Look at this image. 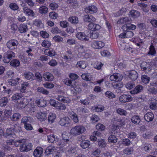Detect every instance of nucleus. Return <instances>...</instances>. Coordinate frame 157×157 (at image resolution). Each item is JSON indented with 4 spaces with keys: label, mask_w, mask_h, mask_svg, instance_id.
<instances>
[{
    "label": "nucleus",
    "mask_w": 157,
    "mask_h": 157,
    "mask_svg": "<svg viewBox=\"0 0 157 157\" xmlns=\"http://www.w3.org/2000/svg\"><path fill=\"white\" fill-rule=\"evenodd\" d=\"M86 129L83 125H77L73 127L70 130V134L73 136H77L84 133Z\"/></svg>",
    "instance_id": "obj_1"
},
{
    "label": "nucleus",
    "mask_w": 157,
    "mask_h": 157,
    "mask_svg": "<svg viewBox=\"0 0 157 157\" xmlns=\"http://www.w3.org/2000/svg\"><path fill=\"white\" fill-rule=\"evenodd\" d=\"M61 126L66 127L71 126V121L67 117H65L61 118L59 122Z\"/></svg>",
    "instance_id": "obj_2"
},
{
    "label": "nucleus",
    "mask_w": 157,
    "mask_h": 157,
    "mask_svg": "<svg viewBox=\"0 0 157 157\" xmlns=\"http://www.w3.org/2000/svg\"><path fill=\"white\" fill-rule=\"evenodd\" d=\"M18 44V42L17 40L12 39L8 41L6 45L10 49L13 50L17 48Z\"/></svg>",
    "instance_id": "obj_3"
},
{
    "label": "nucleus",
    "mask_w": 157,
    "mask_h": 157,
    "mask_svg": "<svg viewBox=\"0 0 157 157\" xmlns=\"http://www.w3.org/2000/svg\"><path fill=\"white\" fill-rule=\"evenodd\" d=\"M32 147L31 143L22 144L20 145V150L21 152H27L31 150Z\"/></svg>",
    "instance_id": "obj_4"
},
{
    "label": "nucleus",
    "mask_w": 157,
    "mask_h": 157,
    "mask_svg": "<svg viewBox=\"0 0 157 157\" xmlns=\"http://www.w3.org/2000/svg\"><path fill=\"white\" fill-rule=\"evenodd\" d=\"M142 70L147 72H148L151 69V66L150 63L144 62L140 64Z\"/></svg>",
    "instance_id": "obj_5"
},
{
    "label": "nucleus",
    "mask_w": 157,
    "mask_h": 157,
    "mask_svg": "<svg viewBox=\"0 0 157 157\" xmlns=\"http://www.w3.org/2000/svg\"><path fill=\"white\" fill-rule=\"evenodd\" d=\"M109 78L111 81L118 82L122 79L123 76L120 74L115 73L111 75Z\"/></svg>",
    "instance_id": "obj_6"
},
{
    "label": "nucleus",
    "mask_w": 157,
    "mask_h": 157,
    "mask_svg": "<svg viewBox=\"0 0 157 157\" xmlns=\"http://www.w3.org/2000/svg\"><path fill=\"white\" fill-rule=\"evenodd\" d=\"M132 98L129 95L123 94L119 98V100L121 102L126 103L131 101Z\"/></svg>",
    "instance_id": "obj_7"
},
{
    "label": "nucleus",
    "mask_w": 157,
    "mask_h": 157,
    "mask_svg": "<svg viewBox=\"0 0 157 157\" xmlns=\"http://www.w3.org/2000/svg\"><path fill=\"white\" fill-rule=\"evenodd\" d=\"M98 10L97 8L94 6H89L86 7L84 11L86 13L93 14L96 13Z\"/></svg>",
    "instance_id": "obj_8"
},
{
    "label": "nucleus",
    "mask_w": 157,
    "mask_h": 157,
    "mask_svg": "<svg viewBox=\"0 0 157 157\" xmlns=\"http://www.w3.org/2000/svg\"><path fill=\"white\" fill-rule=\"evenodd\" d=\"M29 100L27 98H23L20 100L18 106L19 108H25L29 104Z\"/></svg>",
    "instance_id": "obj_9"
},
{
    "label": "nucleus",
    "mask_w": 157,
    "mask_h": 157,
    "mask_svg": "<svg viewBox=\"0 0 157 157\" xmlns=\"http://www.w3.org/2000/svg\"><path fill=\"white\" fill-rule=\"evenodd\" d=\"M143 87L141 85H138L136 86L133 90H131L130 92L131 94H138L143 90Z\"/></svg>",
    "instance_id": "obj_10"
},
{
    "label": "nucleus",
    "mask_w": 157,
    "mask_h": 157,
    "mask_svg": "<svg viewBox=\"0 0 157 157\" xmlns=\"http://www.w3.org/2000/svg\"><path fill=\"white\" fill-rule=\"evenodd\" d=\"M85 22L92 23L96 21L95 18L92 15H85L83 17Z\"/></svg>",
    "instance_id": "obj_11"
},
{
    "label": "nucleus",
    "mask_w": 157,
    "mask_h": 157,
    "mask_svg": "<svg viewBox=\"0 0 157 157\" xmlns=\"http://www.w3.org/2000/svg\"><path fill=\"white\" fill-rule=\"evenodd\" d=\"M77 37L79 40L83 41H88L89 40L88 36H87L84 33L82 32H79L77 33L76 35Z\"/></svg>",
    "instance_id": "obj_12"
},
{
    "label": "nucleus",
    "mask_w": 157,
    "mask_h": 157,
    "mask_svg": "<svg viewBox=\"0 0 157 157\" xmlns=\"http://www.w3.org/2000/svg\"><path fill=\"white\" fill-rule=\"evenodd\" d=\"M43 151V149L40 147H37L33 152V155L35 157H41Z\"/></svg>",
    "instance_id": "obj_13"
},
{
    "label": "nucleus",
    "mask_w": 157,
    "mask_h": 157,
    "mask_svg": "<svg viewBox=\"0 0 157 157\" xmlns=\"http://www.w3.org/2000/svg\"><path fill=\"white\" fill-rule=\"evenodd\" d=\"M43 77L46 81H51L54 78L53 75L50 73L46 72L44 74Z\"/></svg>",
    "instance_id": "obj_14"
},
{
    "label": "nucleus",
    "mask_w": 157,
    "mask_h": 157,
    "mask_svg": "<svg viewBox=\"0 0 157 157\" xmlns=\"http://www.w3.org/2000/svg\"><path fill=\"white\" fill-rule=\"evenodd\" d=\"M37 118L40 121H43L47 119L46 114L44 112H39L36 115Z\"/></svg>",
    "instance_id": "obj_15"
},
{
    "label": "nucleus",
    "mask_w": 157,
    "mask_h": 157,
    "mask_svg": "<svg viewBox=\"0 0 157 157\" xmlns=\"http://www.w3.org/2000/svg\"><path fill=\"white\" fill-rule=\"evenodd\" d=\"M56 148L53 145H51L47 147L45 151V153L48 155L52 154L53 152H56Z\"/></svg>",
    "instance_id": "obj_16"
},
{
    "label": "nucleus",
    "mask_w": 157,
    "mask_h": 157,
    "mask_svg": "<svg viewBox=\"0 0 157 157\" xmlns=\"http://www.w3.org/2000/svg\"><path fill=\"white\" fill-rule=\"evenodd\" d=\"M22 12L28 16L33 17L34 16V12L32 10L27 7H24Z\"/></svg>",
    "instance_id": "obj_17"
},
{
    "label": "nucleus",
    "mask_w": 157,
    "mask_h": 157,
    "mask_svg": "<svg viewBox=\"0 0 157 157\" xmlns=\"http://www.w3.org/2000/svg\"><path fill=\"white\" fill-rule=\"evenodd\" d=\"M101 28L100 25L98 24L94 23L89 24L88 26V29L92 31L98 30Z\"/></svg>",
    "instance_id": "obj_18"
},
{
    "label": "nucleus",
    "mask_w": 157,
    "mask_h": 157,
    "mask_svg": "<svg viewBox=\"0 0 157 157\" xmlns=\"http://www.w3.org/2000/svg\"><path fill=\"white\" fill-rule=\"evenodd\" d=\"M24 75L25 78L27 80L33 81L35 79L33 74L29 71L25 72Z\"/></svg>",
    "instance_id": "obj_19"
},
{
    "label": "nucleus",
    "mask_w": 157,
    "mask_h": 157,
    "mask_svg": "<svg viewBox=\"0 0 157 157\" xmlns=\"http://www.w3.org/2000/svg\"><path fill=\"white\" fill-rule=\"evenodd\" d=\"M131 18L127 17H122L117 22L118 24H126L130 22Z\"/></svg>",
    "instance_id": "obj_20"
},
{
    "label": "nucleus",
    "mask_w": 157,
    "mask_h": 157,
    "mask_svg": "<svg viewBox=\"0 0 157 157\" xmlns=\"http://www.w3.org/2000/svg\"><path fill=\"white\" fill-rule=\"evenodd\" d=\"M145 120L147 122L152 121L154 118V115L151 112H148L145 114L144 116Z\"/></svg>",
    "instance_id": "obj_21"
},
{
    "label": "nucleus",
    "mask_w": 157,
    "mask_h": 157,
    "mask_svg": "<svg viewBox=\"0 0 157 157\" xmlns=\"http://www.w3.org/2000/svg\"><path fill=\"white\" fill-rule=\"evenodd\" d=\"M137 72L135 70H132L129 73V76L132 80H136L138 77Z\"/></svg>",
    "instance_id": "obj_22"
},
{
    "label": "nucleus",
    "mask_w": 157,
    "mask_h": 157,
    "mask_svg": "<svg viewBox=\"0 0 157 157\" xmlns=\"http://www.w3.org/2000/svg\"><path fill=\"white\" fill-rule=\"evenodd\" d=\"M48 140L49 143H54L58 141V139L57 137L52 134L47 136Z\"/></svg>",
    "instance_id": "obj_23"
},
{
    "label": "nucleus",
    "mask_w": 157,
    "mask_h": 157,
    "mask_svg": "<svg viewBox=\"0 0 157 157\" xmlns=\"http://www.w3.org/2000/svg\"><path fill=\"white\" fill-rule=\"evenodd\" d=\"M70 118L74 122L77 123L79 122L78 116L76 113L72 111L70 113Z\"/></svg>",
    "instance_id": "obj_24"
},
{
    "label": "nucleus",
    "mask_w": 157,
    "mask_h": 157,
    "mask_svg": "<svg viewBox=\"0 0 157 157\" xmlns=\"http://www.w3.org/2000/svg\"><path fill=\"white\" fill-rule=\"evenodd\" d=\"M44 53L46 55L50 57L54 56L56 55L55 51L53 49H46L44 51Z\"/></svg>",
    "instance_id": "obj_25"
},
{
    "label": "nucleus",
    "mask_w": 157,
    "mask_h": 157,
    "mask_svg": "<svg viewBox=\"0 0 157 157\" xmlns=\"http://www.w3.org/2000/svg\"><path fill=\"white\" fill-rule=\"evenodd\" d=\"M131 120L132 123L136 125L139 124L141 121L140 118L137 115L133 116L131 118Z\"/></svg>",
    "instance_id": "obj_26"
},
{
    "label": "nucleus",
    "mask_w": 157,
    "mask_h": 157,
    "mask_svg": "<svg viewBox=\"0 0 157 157\" xmlns=\"http://www.w3.org/2000/svg\"><path fill=\"white\" fill-rule=\"evenodd\" d=\"M68 21L72 24H76L78 23V17L75 16H72L68 18Z\"/></svg>",
    "instance_id": "obj_27"
},
{
    "label": "nucleus",
    "mask_w": 157,
    "mask_h": 157,
    "mask_svg": "<svg viewBox=\"0 0 157 157\" xmlns=\"http://www.w3.org/2000/svg\"><path fill=\"white\" fill-rule=\"evenodd\" d=\"M67 142L63 140H61L60 142L59 143L58 145L60 147L64 148L65 149L68 150V147L69 145V143H68Z\"/></svg>",
    "instance_id": "obj_28"
},
{
    "label": "nucleus",
    "mask_w": 157,
    "mask_h": 157,
    "mask_svg": "<svg viewBox=\"0 0 157 157\" xmlns=\"http://www.w3.org/2000/svg\"><path fill=\"white\" fill-rule=\"evenodd\" d=\"M90 142L88 140H83L80 143V146L83 149H86L90 145Z\"/></svg>",
    "instance_id": "obj_29"
},
{
    "label": "nucleus",
    "mask_w": 157,
    "mask_h": 157,
    "mask_svg": "<svg viewBox=\"0 0 157 157\" xmlns=\"http://www.w3.org/2000/svg\"><path fill=\"white\" fill-rule=\"evenodd\" d=\"M130 15L134 18H136L139 17L140 15V13L138 11L132 10L129 12Z\"/></svg>",
    "instance_id": "obj_30"
},
{
    "label": "nucleus",
    "mask_w": 157,
    "mask_h": 157,
    "mask_svg": "<svg viewBox=\"0 0 157 157\" xmlns=\"http://www.w3.org/2000/svg\"><path fill=\"white\" fill-rule=\"evenodd\" d=\"M27 30V25L25 24L20 25L18 27V30L21 33L25 32Z\"/></svg>",
    "instance_id": "obj_31"
},
{
    "label": "nucleus",
    "mask_w": 157,
    "mask_h": 157,
    "mask_svg": "<svg viewBox=\"0 0 157 157\" xmlns=\"http://www.w3.org/2000/svg\"><path fill=\"white\" fill-rule=\"evenodd\" d=\"M20 80L19 78H17L14 79H11L8 82L10 85L11 86H15L19 83V81Z\"/></svg>",
    "instance_id": "obj_32"
},
{
    "label": "nucleus",
    "mask_w": 157,
    "mask_h": 157,
    "mask_svg": "<svg viewBox=\"0 0 157 157\" xmlns=\"http://www.w3.org/2000/svg\"><path fill=\"white\" fill-rule=\"evenodd\" d=\"M77 67L84 69L86 67V64L85 61H81L78 62L77 63Z\"/></svg>",
    "instance_id": "obj_33"
},
{
    "label": "nucleus",
    "mask_w": 157,
    "mask_h": 157,
    "mask_svg": "<svg viewBox=\"0 0 157 157\" xmlns=\"http://www.w3.org/2000/svg\"><path fill=\"white\" fill-rule=\"evenodd\" d=\"M56 118V115L55 114L51 113L49 114L48 117V120L49 122L52 123L54 122Z\"/></svg>",
    "instance_id": "obj_34"
},
{
    "label": "nucleus",
    "mask_w": 157,
    "mask_h": 157,
    "mask_svg": "<svg viewBox=\"0 0 157 157\" xmlns=\"http://www.w3.org/2000/svg\"><path fill=\"white\" fill-rule=\"evenodd\" d=\"M38 11L41 14H46L48 12V8L45 6H41L39 9Z\"/></svg>",
    "instance_id": "obj_35"
},
{
    "label": "nucleus",
    "mask_w": 157,
    "mask_h": 157,
    "mask_svg": "<svg viewBox=\"0 0 157 157\" xmlns=\"http://www.w3.org/2000/svg\"><path fill=\"white\" fill-rule=\"evenodd\" d=\"M20 62L18 60L13 59L10 62V65L13 67H17L19 66Z\"/></svg>",
    "instance_id": "obj_36"
},
{
    "label": "nucleus",
    "mask_w": 157,
    "mask_h": 157,
    "mask_svg": "<svg viewBox=\"0 0 157 157\" xmlns=\"http://www.w3.org/2000/svg\"><path fill=\"white\" fill-rule=\"evenodd\" d=\"M30 86V84L27 82H24L21 84V88L20 91L22 93L25 92L26 88Z\"/></svg>",
    "instance_id": "obj_37"
},
{
    "label": "nucleus",
    "mask_w": 157,
    "mask_h": 157,
    "mask_svg": "<svg viewBox=\"0 0 157 157\" xmlns=\"http://www.w3.org/2000/svg\"><path fill=\"white\" fill-rule=\"evenodd\" d=\"M51 45V42L47 40H43L41 43L42 46L46 48H49Z\"/></svg>",
    "instance_id": "obj_38"
},
{
    "label": "nucleus",
    "mask_w": 157,
    "mask_h": 157,
    "mask_svg": "<svg viewBox=\"0 0 157 157\" xmlns=\"http://www.w3.org/2000/svg\"><path fill=\"white\" fill-rule=\"evenodd\" d=\"M8 102V98L6 97H3L0 99V105L2 107L5 106Z\"/></svg>",
    "instance_id": "obj_39"
},
{
    "label": "nucleus",
    "mask_w": 157,
    "mask_h": 157,
    "mask_svg": "<svg viewBox=\"0 0 157 157\" xmlns=\"http://www.w3.org/2000/svg\"><path fill=\"white\" fill-rule=\"evenodd\" d=\"M37 91L38 92L42 93L43 94L47 95L49 94V92L44 88L40 87H38L37 89Z\"/></svg>",
    "instance_id": "obj_40"
},
{
    "label": "nucleus",
    "mask_w": 157,
    "mask_h": 157,
    "mask_svg": "<svg viewBox=\"0 0 157 157\" xmlns=\"http://www.w3.org/2000/svg\"><path fill=\"white\" fill-rule=\"evenodd\" d=\"M156 53V51L153 45H151L149 48V50L148 53V55H151L152 56H154Z\"/></svg>",
    "instance_id": "obj_41"
},
{
    "label": "nucleus",
    "mask_w": 157,
    "mask_h": 157,
    "mask_svg": "<svg viewBox=\"0 0 157 157\" xmlns=\"http://www.w3.org/2000/svg\"><path fill=\"white\" fill-rule=\"evenodd\" d=\"M116 111L117 113L121 115L125 116L127 114V112L125 110L121 108L117 109Z\"/></svg>",
    "instance_id": "obj_42"
},
{
    "label": "nucleus",
    "mask_w": 157,
    "mask_h": 157,
    "mask_svg": "<svg viewBox=\"0 0 157 157\" xmlns=\"http://www.w3.org/2000/svg\"><path fill=\"white\" fill-rule=\"evenodd\" d=\"M6 56L11 60L13 57H15V55L12 51H9L6 52Z\"/></svg>",
    "instance_id": "obj_43"
},
{
    "label": "nucleus",
    "mask_w": 157,
    "mask_h": 157,
    "mask_svg": "<svg viewBox=\"0 0 157 157\" xmlns=\"http://www.w3.org/2000/svg\"><path fill=\"white\" fill-rule=\"evenodd\" d=\"M117 139L114 135H111L108 138V141L109 142L115 143L117 141Z\"/></svg>",
    "instance_id": "obj_44"
},
{
    "label": "nucleus",
    "mask_w": 157,
    "mask_h": 157,
    "mask_svg": "<svg viewBox=\"0 0 157 157\" xmlns=\"http://www.w3.org/2000/svg\"><path fill=\"white\" fill-rule=\"evenodd\" d=\"M142 82L145 84L148 83L150 81V78L146 75H143L141 78Z\"/></svg>",
    "instance_id": "obj_45"
},
{
    "label": "nucleus",
    "mask_w": 157,
    "mask_h": 157,
    "mask_svg": "<svg viewBox=\"0 0 157 157\" xmlns=\"http://www.w3.org/2000/svg\"><path fill=\"white\" fill-rule=\"evenodd\" d=\"M22 97V95L21 93H16L14 94L12 97V100H15L19 99Z\"/></svg>",
    "instance_id": "obj_46"
},
{
    "label": "nucleus",
    "mask_w": 157,
    "mask_h": 157,
    "mask_svg": "<svg viewBox=\"0 0 157 157\" xmlns=\"http://www.w3.org/2000/svg\"><path fill=\"white\" fill-rule=\"evenodd\" d=\"M99 146L102 148H104L106 146V144L103 139L98 140V141Z\"/></svg>",
    "instance_id": "obj_47"
},
{
    "label": "nucleus",
    "mask_w": 157,
    "mask_h": 157,
    "mask_svg": "<svg viewBox=\"0 0 157 157\" xmlns=\"http://www.w3.org/2000/svg\"><path fill=\"white\" fill-rule=\"evenodd\" d=\"M63 82L67 85L69 86L72 87L73 85L72 84V81L68 78H66L63 80Z\"/></svg>",
    "instance_id": "obj_48"
},
{
    "label": "nucleus",
    "mask_w": 157,
    "mask_h": 157,
    "mask_svg": "<svg viewBox=\"0 0 157 157\" xmlns=\"http://www.w3.org/2000/svg\"><path fill=\"white\" fill-rule=\"evenodd\" d=\"M90 119L93 123H96L100 120L99 117L96 115H93L90 117Z\"/></svg>",
    "instance_id": "obj_49"
},
{
    "label": "nucleus",
    "mask_w": 157,
    "mask_h": 157,
    "mask_svg": "<svg viewBox=\"0 0 157 157\" xmlns=\"http://www.w3.org/2000/svg\"><path fill=\"white\" fill-rule=\"evenodd\" d=\"M51 32L53 34H57L60 33L61 31L57 27H54L52 28Z\"/></svg>",
    "instance_id": "obj_50"
},
{
    "label": "nucleus",
    "mask_w": 157,
    "mask_h": 157,
    "mask_svg": "<svg viewBox=\"0 0 157 157\" xmlns=\"http://www.w3.org/2000/svg\"><path fill=\"white\" fill-rule=\"evenodd\" d=\"M21 115L19 113H15L13 114L12 116L11 117V119L13 121H16L19 119Z\"/></svg>",
    "instance_id": "obj_51"
},
{
    "label": "nucleus",
    "mask_w": 157,
    "mask_h": 157,
    "mask_svg": "<svg viewBox=\"0 0 157 157\" xmlns=\"http://www.w3.org/2000/svg\"><path fill=\"white\" fill-rule=\"evenodd\" d=\"M105 95L106 97L110 98H113L115 97V95L110 91H106L105 93Z\"/></svg>",
    "instance_id": "obj_52"
},
{
    "label": "nucleus",
    "mask_w": 157,
    "mask_h": 157,
    "mask_svg": "<svg viewBox=\"0 0 157 157\" xmlns=\"http://www.w3.org/2000/svg\"><path fill=\"white\" fill-rule=\"evenodd\" d=\"M56 108L58 109L61 110H65L66 108V107L64 104L59 102Z\"/></svg>",
    "instance_id": "obj_53"
},
{
    "label": "nucleus",
    "mask_w": 157,
    "mask_h": 157,
    "mask_svg": "<svg viewBox=\"0 0 157 157\" xmlns=\"http://www.w3.org/2000/svg\"><path fill=\"white\" fill-rule=\"evenodd\" d=\"M49 16L51 19H55L58 17V14L55 12H51L49 13Z\"/></svg>",
    "instance_id": "obj_54"
},
{
    "label": "nucleus",
    "mask_w": 157,
    "mask_h": 157,
    "mask_svg": "<svg viewBox=\"0 0 157 157\" xmlns=\"http://www.w3.org/2000/svg\"><path fill=\"white\" fill-rule=\"evenodd\" d=\"M135 86L134 82H129L125 84L126 87L128 90L132 89Z\"/></svg>",
    "instance_id": "obj_55"
},
{
    "label": "nucleus",
    "mask_w": 157,
    "mask_h": 157,
    "mask_svg": "<svg viewBox=\"0 0 157 157\" xmlns=\"http://www.w3.org/2000/svg\"><path fill=\"white\" fill-rule=\"evenodd\" d=\"M122 144L125 146H128L130 144V140L128 138L123 139L121 141Z\"/></svg>",
    "instance_id": "obj_56"
},
{
    "label": "nucleus",
    "mask_w": 157,
    "mask_h": 157,
    "mask_svg": "<svg viewBox=\"0 0 157 157\" xmlns=\"http://www.w3.org/2000/svg\"><path fill=\"white\" fill-rule=\"evenodd\" d=\"M96 129L100 131H103L105 128V126L100 123L97 124L96 126Z\"/></svg>",
    "instance_id": "obj_57"
},
{
    "label": "nucleus",
    "mask_w": 157,
    "mask_h": 157,
    "mask_svg": "<svg viewBox=\"0 0 157 157\" xmlns=\"http://www.w3.org/2000/svg\"><path fill=\"white\" fill-rule=\"evenodd\" d=\"M49 7L52 10H54L58 7V5L55 2H52L50 4Z\"/></svg>",
    "instance_id": "obj_58"
},
{
    "label": "nucleus",
    "mask_w": 157,
    "mask_h": 157,
    "mask_svg": "<svg viewBox=\"0 0 157 157\" xmlns=\"http://www.w3.org/2000/svg\"><path fill=\"white\" fill-rule=\"evenodd\" d=\"M133 151L132 148H127L124 150L123 152L124 154L129 155Z\"/></svg>",
    "instance_id": "obj_59"
},
{
    "label": "nucleus",
    "mask_w": 157,
    "mask_h": 157,
    "mask_svg": "<svg viewBox=\"0 0 157 157\" xmlns=\"http://www.w3.org/2000/svg\"><path fill=\"white\" fill-rule=\"evenodd\" d=\"M44 87L48 89H52L54 86V85L52 83H49L47 82L43 84Z\"/></svg>",
    "instance_id": "obj_60"
},
{
    "label": "nucleus",
    "mask_w": 157,
    "mask_h": 157,
    "mask_svg": "<svg viewBox=\"0 0 157 157\" xmlns=\"http://www.w3.org/2000/svg\"><path fill=\"white\" fill-rule=\"evenodd\" d=\"M95 111L98 112L103 111L104 109V107L102 105H99L95 107Z\"/></svg>",
    "instance_id": "obj_61"
},
{
    "label": "nucleus",
    "mask_w": 157,
    "mask_h": 157,
    "mask_svg": "<svg viewBox=\"0 0 157 157\" xmlns=\"http://www.w3.org/2000/svg\"><path fill=\"white\" fill-rule=\"evenodd\" d=\"M48 64L50 66L53 67L57 66L58 64V63L55 59H52L49 61Z\"/></svg>",
    "instance_id": "obj_62"
},
{
    "label": "nucleus",
    "mask_w": 157,
    "mask_h": 157,
    "mask_svg": "<svg viewBox=\"0 0 157 157\" xmlns=\"http://www.w3.org/2000/svg\"><path fill=\"white\" fill-rule=\"evenodd\" d=\"M40 34L41 36L44 38H48L49 36L48 33L44 31H40Z\"/></svg>",
    "instance_id": "obj_63"
},
{
    "label": "nucleus",
    "mask_w": 157,
    "mask_h": 157,
    "mask_svg": "<svg viewBox=\"0 0 157 157\" xmlns=\"http://www.w3.org/2000/svg\"><path fill=\"white\" fill-rule=\"evenodd\" d=\"M34 24L37 27H40L43 26L41 21L40 20H36L34 22Z\"/></svg>",
    "instance_id": "obj_64"
}]
</instances>
